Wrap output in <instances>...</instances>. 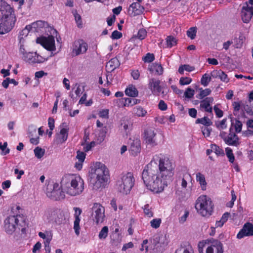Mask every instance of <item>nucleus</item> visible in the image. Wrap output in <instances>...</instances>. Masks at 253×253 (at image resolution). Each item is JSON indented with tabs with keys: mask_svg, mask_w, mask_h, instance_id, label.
Here are the masks:
<instances>
[{
	"mask_svg": "<svg viewBox=\"0 0 253 253\" xmlns=\"http://www.w3.org/2000/svg\"><path fill=\"white\" fill-rule=\"evenodd\" d=\"M174 169L172 161L168 158L160 159L158 165L151 161L145 167L142 178L148 189L156 193H160L172 181Z\"/></svg>",
	"mask_w": 253,
	"mask_h": 253,
	"instance_id": "f257e3e1",
	"label": "nucleus"
},
{
	"mask_svg": "<svg viewBox=\"0 0 253 253\" xmlns=\"http://www.w3.org/2000/svg\"><path fill=\"white\" fill-rule=\"evenodd\" d=\"M16 17L10 5L4 4L0 7V34L10 32L14 27Z\"/></svg>",
	"mask_w": 253,
	"mask_h": 253,
	"instance_id": "f03ea898",
	"label": "nucleus"
},
{
	"mask_svg": "<svg viewBox=\"0 0 253 253\" xmlns=\"http://www.w3.org/2000/svg\"><path fill=\"white\" fill-rule=\"evenodd\" d=\"M62 189L67 194L75 196L81 194L84 189V181L80 176L64 175L60 182Z\"/></svg>",
	"mask_w": 253,
	"mask_h": 253,
	"instance_id": "7ed1b4c3",
	"label": "nucleus"
},
{
	"mask_svg": "<svg viewBox=\"0 0 253 253\" xmlns=\"http://www.w3.org/2000/svg\"><path fill=\"white\" fill-rule=\"evenodd\" d=\"M199 253H223L222 243L213 238L200 242L198 245Z\"/></svg>",
	"mask_w": 253,
	"mask_h": 253,
	"instance_id": "20e7f679",
	"label": "nucleus"
},
{
	"mask_svg": "<svg viewBox=\"0 0 253 253\" xmlns=\"http://www.w3.org/2000/svg\"><path fill=\"white\" fill-rule=\"evenodd\" d=\"M195 208L198 212L206 217L210 216L214 209V205L211 199L206 195H201L197 199Z\"/></svg>",
	"mask_w": 253,
	"mask_h": 253,
	"instance_id": "39448f33",
	"label": "nucleus"
},
{
	"mask_svg": "<svg viewBox=\"0 0 253 253\" xmlns=\"http://www.w3.org/2000/svg\"><path fill=\"white\" fill-rule=\"evenodd\" d=\"M134 177L131 172H127L122 176L117 183L118 191L124 194H127L130 191L134 184Z\"/></svg>",
	"mask_w": 253,
	"mask_h": 253,
	"instance_id": "423d86ee",
	"label": "nucleus"
},
{
	"mask_svg": "<svg viewBox=\"0 0 253 253\" xmlns=\"http://www.w3.org/2000/svg\"><path fill=\"white\" fill-rule=\"evenodd\" d=\"M219 136L224 140V142L230 146L237 147L240 144L238 136L234 132L231 127L229 129V133L227 135L225 131H221Z\"/></svg>",
	"mask_w": 253,
	"mask_h": 253,
	"instance_id": "0eeeda50",
	"label": "nucleus"
},
{
	"mask_svg": "<svg viewBox=\"0 0 253 253\" xmlns=\"http://www.w3.org/2000/svg\"><path fill=\"white\" fill-rule=\"evenodd\" d=\"M94 174L96 181L93 184V188L97 189L103 185L107 178L105 166L102 165L100 167L95 169Z\"/></svg>",
	"mask_w": 253,
	"mask_h": 253,
	"instance_id": "6e6552de",
	"label": "nucleus"
},
{
	"mask_svg": "<svg viewBox=\"0 0 253 253\" xmlns=\"http://www.w3.org/2000/svg\"><path fill=\"white\" fill-rule=\"evenodd\" d=\"M161 83V81L156 78L149 79L148 86L153 94L159 95L161 93L163 96L167 94V92L164 90V87L160 85Z\"/></svg>",
	"mask_w": 253,
	"mask_h": 253,
	"instance_id": "1a4fd4ad",
	"label": "nucleus"
},
{
	"mask_svg": "<svg viewBox=\"0 0 253 253\" xmlns=\"http://www.w3.org/2000/svg\"><path fill=\"white\" fill-rule=\"evenodd\" d=\"M61 185L60 186L58 183H55L53 185V189L51 191H47V196L50 199L54 201H59L65 198V194L63 191Z\"/></svg>",
	"mask_w": 253,
	"mask_h": 253,
	"instance_id": "9d476101",
	"label": "nucleus"
},
{
	"mask_svg": "<svg viewBox=\"0 0 253 253\" xmlns=\"http://www.w3.org/2000/svg\"><path fill=\"white\" fill-rule=\"evenodd\" d=\"M241 17L244 23H249L253 15V0H249L242 7Z\"/></svg>",
	"mask_w": 253,
	"mask_h": 253,
	"instance_id": "9b49d317",
	"label": "nucleus"
},
{
	"mask_svg": "<svg viewBox=\"0 0 253 253\" xmlns=\"http://www.w3.org/2000/svg\"><path fill=\"white\" fill-rule=\"evenodd\" d=\"M91 216L94 221H102L105 217L104 208L100 204L95 203L91 208Z\"/></svg>",
	"mask_w": 253,
	"mask_h": 253,
	"instance_id": "f8f14e48",
	"label": "nucleus"
},
{
	"mask_svg": "<svg viewBox=\"0 0 253 253\" xmlns=\"http://www.w3.org/2000/svg\"><path fill=\"white\" fill-rule=\"evenodd\" d=\"M88 48L87 44L83 40H78L74 42L73 45L72 55L78 56L85 53Z\"/></svg>",
	"mask_w": 253,
	"mask_h": 253,
	"instance_id": "ddd939ff",
	"label": "nucleus"
},
{
	"mask_svg": "<svg viewBox=\"0 0 253 253\" xmlns=\"http://www.w3.org/2000/svg\"><path fill=\"white\" fill-rule=\"evenodd\" d=\"M36 42L48 50L53 51L55 49L54 38L52 36L38 38Z\"/></svg>",
	"mask_w": 253,
	"mask_h": 253,
	"instance_id": "4468645a",
	"label": "nucleus"
},
{
	"mask_svg": "<svg viewBox=\"0 0 253 253\" xmlns=\"http://www.w3.org/2000/svg\"><path fill=\"white\" fill-rule=\"evenodd\" d=\"M156 135V133L154 128L149 127L146 128L144 132V137L146 143L152 146L157 145V143L155 138Z\"/></svg>",
	"mask_w": 253,
	"mask_h": 253,
	"instance_id": "2eb2a0df",
	"label": "nucleus"
},
{
	"mask_svg": "<svg viewBox=\"0 0 253 253\" xmlns=\"http://www.w3.org/2000/svg\"><path fill=\"white\" fill-rule=\"evenodd\" d=\"M251 236H253V224L251 222H246L237 235V238L241 239L245 237Z\"/></svg>",
	"mask_w": 253,
	"mask_h": 253,
	"instance_id": "dca6fc26",
	"label": "nucleus"
},
{
	"mask_svg": "<svg viewBox=\"0 0 253 253\" xmlns=\"http://www.w3.org/2000/svg\"><path fill=\"white\" fill-rule=\"evenodd\" d=\"M144 10L143 6L137 2H133L128 8V13L131 16H135L143 13Z\"/></svg>",
	"mask_w": 253,
	"mask_h": 253,
	"instance_id": "f3484780",
	"label": "nucleus"
},
{
	"mask_svg": "<svg viewBox=\"0 0 253 253\" xmlns=\"http://www.w3.org/2000/svg\"><path fill=\"white\" fill-rule=\"evenodd\" d=\"M213 101V98L212 97H208L202 100L200 102V108L201 109H204V110L210 113L212 112V108L211 106Z\"/></svg>",
	"mask_w": 253,
	"mask_h": 253,
	"instance_id": "a211bd4d",
	"label": "nucleus"
},
{
	"mask_svg": "<svg viewBox=\"0 0 253 253\" xmlns=\"http://www.w3.org/2000/svg\"><path fill=\"white\" fill-rule=\"evenodd\" d=\"M68 128L62 127L60 132L56 134L55 141L58 144H62L66 141L68 136Z\"/></svg>",
	"mask_w": 253,
	"mask_h": 253,
	"instance_id": "6ab92c4d",
	"label": "nucleus"
},
{
	"mask_svg": "<svg viewBox=\"0 0 253 253\" xmlns=\"http://www.w3.org/2000/svg\"><path fill=\"white\" fill-rule=\"evenodd\" d=\"M153 244L157 248H161L167 246L168 242L166 236L161 235L154 237L153 239Z\"/></svg>",
	"mask_w": 253,
	"mask_h": 253,
	"instance_id": "aec40b11",
	"label": "nucleus"
},
{
	"mask_svg": "<svg viewBox=\"0 0 253 253\" xmlns=\"http://www.w3.org/2000/svg\"><path fill=\"white\" fill-rule=\"evenodd\" d=\"M140 141L138 139L133 140L131 143L129 151L132 155H136L140 152Z\"/></svg>",
	"mask_w": 253,
	"mask_h": 253,
	"instance_id": "412c9836",
	"label": "nucleus"
},
{
	"mask_svg": "<svg viewBox=\"0 0 253 253\" xmlns=\"http://www.w3.org/2000/svg\"><path fill=\"white\" fill-rule=\"evenodd\" d=\"M174 253H195L193 247L189 244L181 245L177 248Z\"/></svg>",
	"mask_w": 253,
	"mask_h": 253,
	"instance_id": "4be33fe9",
	"label": "nucleus"
},
{
	"mask_svg": "<svg viewBox=\"0 0 253 253\" xmlns=\"http://www.w3.org/2000/svg\"><path fill=\"white\" fill-rule=\"evenodd\" d=\"M18 222H5L4 229L8 234H12L15 231Z\"/></svg>",
	"mask_w": 253,
	"mask_h": 253,
	"instance_id": "5701e85b",
	"label": "nucleus"
},
{
	"mask_svg": "<svg viewBox=\"0 0 253 253\" xmlns=\"http://www.w3.org/2000/svg\"><path fill=\"white\" fill-rule=\"evenodd\" d=\"M120 66V62L117 58H112L107 63L106 68L110 71H114Z\"/></svg>",
	"mask_w": 253,
	"mask_h": 253,
	"instance_id": "b1692460",
	"label": "nucleus"
},
{
	"mask_svg": "<svg viewBox=\"0 0 253 253\" xmlns=\"http://www.w3.org/2000/svg\"><path fill=\"white\" fill-rule=\"evenodd\" d=\"M148 70L151 72L155 71V73L159 75H162L163 73V68L161 65L156 63H153L149 65Z\"/></svg>",
	"mask_w": 253,
	"mask_h": 253,
	"instance_id": "393cba45",
	"label": "nucleus"
},
{
	"mask_svg": "<svg viewBox=\"0 0 253 253\" xmlns=\"http://www.w3.org/2000/svg\"><path fill=\"white\" fill-rule=\"evenodd\" d=\"M196 179L197 182H199L200 184L202 189L203 190H206L207 186V182L205 179V177L204 174L200 172L196 173Z\"/></svg>",
	"mask_w": 253,
	"mask_h": 253,
	"instance_id": "a878e982",
	"label": "nucleus"
},
{
	"mask_svg": "<svg viewBox=\"0 0 253 253\" xmlns=\"http://www.w3.org/2000/svg\"><path fill=\"white\" fill-rule=\"evenodd\" d=\"M125 93L126 95L132 97H136L138 95L137 88L133 85H129L126 89Z\"/></svg>",
	"mask_w": 253,
	"mask_h": 253,
	"instance_id": "bb28decb",
	"label": "nucleus"
},
{
	"mask_svg": "<svg viewBox=\"0 0 253 253\" xmlns=\"http://www.w3.org/2000/svg\"><path fill=\"white\" fill-rule=\"evenodd\" d=\"M31 25H27L26 27L21 31L19 35V42H24V37H26L28 36L30 29H31Z\"/></svg>",
	"mask_w": 253,
	"mask_h": 253,
	"instance_id": "cd10ccee",
	"label": "nucleus"
},
{
	"mask_svg": "<svg viewBox=\"0 0 253 253\" xmlns=\"http://www.w3.org/2000/svg\"><path fill=\"white\" fill-rule=\"evenodd\" d=\"M7 221H25V219L22 214H16V215H10L6 219Z\"/></svg>",
	"mask_w": 253,
	"mask_h": 253,
	"instance_id": "c85d7f7f",
	"label": "nucleus"
},
{
	"mask_svg": "<svg viewBox=\"0 0 253 253\" xmlns=\"http://www.w3.org/2000/svg\"><path fill=\"white\" fill-rule=\"evenodd\" d=\"M133 113L138 117H144L147 111L141 106H136L133 108Z\"/></svg>",
	"mask_w": 253,
	"mask_h": 253,
	"instance_id": "c756f323",
	"label": "nucleus"
},
{
	"mask_svg": "<svg viewBox=\"0 0 253 253\" xmlns=\"http://www.w3.org/2000/svg\"><path fill=\"white\" fill-rule=\"evenodd\" d=\"M31 26L32 27L31 28L37 29V31H38L39 29L47 27V23L43 21L39 20L32 23Z\"/></svg>",
	"mask_w": 253,
	"mask_h": 253,
	"instance_id": "7c9ffc66",
	"label": "nucleus"
},
{
	"mask_svg": "<svg viewBox=\"0 0 253 253\" xmlns=\"http://www.w3.org/2000/svg\"><path fill=\"white\" fill-rule=\"evenodd\" d=\"M140 100L136 98H126L125 99V106H132L140 103Z\"/></svg>",
	"mask_w": 253,
	"mask_h": 253,
	"instance_id": "2f4dec72",
	"label": "nucleus"
},
{
	"mask_svg": "<svg viewBox=\"0 0 253 253\" xmlns=\"http://www.w3.org/2000/svg\"><path fill=\"white\" fill-rule=\"evenodd\" d=\"M196 124H201L206 126H210L212 125V122L207 117H204L202 118L198 119L196 121Z\"/></svg>",
	"mask_w": 253,
	"mask_h": 253,
	"instance_id": "473e14b6",
	"label": "nucleus"
},
{
	"mask_svg": "<svg viewBox=\"0 0 253 253\" xmlns=\"http://www.w3.org/2000/svg\"><path fill=\"white\" fill-rule=\"evenodd\" d=\"M233 126H234L236 132L239 133L242 131L243 124L242 122L238 120L235 119V123L233 122L231 123V127L232 128Z\"/></svg>",
	"mask_w": 253,
	"mask_h": 253,
	"instance_id": "72a5a7b5",
	"label": "nucleus"
},
{
	"mask_svg": "<svg viewBox=\"0 0 253 253\" xmlns=\"http://www.w3.org/2000/svg\"><path fill=\"white\" fill-rule=\"evenodd\" d=\"M36 52H28L27 54L25 55V56L24 57V60L26 62H28L29 63H34V60H36Z\"/></svg>",
	"mask_w": 253,
	"mask_h": 253,
	"instance_id": "f704fd0d",
	"label": "nucleus"
},
{
	"mask_svg": "<svg viewBox=\"0 0 253 253\" xmlns=\"http://www.w3.org/2000/svg\"><path fill=\"white\" fill-rule=\"evenodd\" d=\"M194 67L193 66H191L189 65L185 64L183 65H181L178 69V72L182 75L184 73V71H187L188 72L192 71L194 70Z\"/></svg>",
	"mask_w": 253,
	"mask_h": 253,
	"instance_id": "c9c22d12",
	"label": "nucleus"
},
{
	"mask_svg": "<svg viewBox=\"0 0 253 253\" xmlns=\"http://www.w3.org/2000/svg\"><path fill=\"white\" fill-rule=\"evenodd\" d=\"M34 151L35 155L38 159L42 158L45 153V150L39 147H36Z\"/></svg>",
	"mask_w": 253,
	"mask_h": 253,
	"instance_id": "e433bc0d",
	"label": "nucleus"
},
{
	"mask_svg": "<svg viewBox=\"0 0 253 253\" xmlns=\"http://www.w3.org/2000/svg\"><path fill=\"white\" fill-rule=\"evenodd\" d=\"M211 76H209V75L207 74H205L203 75L201 80V83L202 85L205 86H207L210 81H211Z\"/></svg>",
	"mask_w": 253,
	"mask_h": 253,
	"instance_id": "4c0bfd02",
	"label": "nucleus"
},
{
	"mask_svg": "<svg viewBox=\"0 0 253 253\" xmlns=\"http://www.w3.org/2000/svg\"><path fill=\"white\" fill-rule=\"evenodd\" d=\"M167 44L168 47H171L177 43V41L173 36H169L167 38Z\"/></svg>",
	"mask_w": 253,
	"mask_h": 253,
	"instance_id": "58836bf2",
	"label": "nucleus"
},
{
	"mask_svg": "<svg viewBox=\"0 0 253 253\" xmlns=\"http://www.w3.org/2000/svg\"><path fill=\"white\" fill-rule=\"evenodd\" d=\"M226 154L229 161L231 163H233L235 160L234 154H233L232 150L229 147H227L225 149Z\"/></svg>",
	"mask_w": 253,
	"mask_h": 253,
	"instance_id": "ea45409f",
	"label": "nucleus"
},
{
	"mask_svg": "<svg viewBox=\"0 0 253 253\" xmlns=\"http://www.w3.org/2000/svg\"><path fill=\"white\" fill-rule=\"evenodd\" d=\"M200 92L199 94V98L200 99H203L204 97L210 95L211 92V90L210 88H206L205 89H203L202 88H200Z\"/></svg>",
	"mask_w": 253,
	"mask_h": 253,
	"instance_id": "a19ab883",
	"label": "nucleus"
},
{
	"mask_svg": "<svg viewBox=\"0 0 253 253\" xmlns=\"http://www.w3.org/2000/svg\"><path fill=\"white\" fill-rule=\"evenodd\" d=\"M211 149L218 156L224 154L223 150L216 144H211Z\"/></svg>",
	"mask_w": 253,
	"mask_h": 253,
	"instance_id": "79ce46f5",
	"label": "nucleus"
},
{
	"mask_svg": "<svg viewBox=\"0 0 253 253\" xmlns=\"http://www.w3.org/2000/svg\"><path fill=\"white\" fill-rule=\"evenodd\" d=\"M224 222H215L214 226H211V231L209 232L211 236H213L215 233V229L218 227H221L223 225Z\"/></svg>",
	"mask_w": 253,
	"mask_h": 253,
	"instance_id": "37998d69",
	"label": "nucleus"
},
{
	"mask_svg": "<svg viewBox=\"0 0 253 253\" xmlns=\"http://www.w3.org/2000/svg\"><path fill=\"white\" fill-rule=\"evenodd\" d=\"M74 210L75 211L74 215L75 218L74 221H80L81 218L80 217V215L82 213V210L79 208L75 207L74 208Z\"/></svg>",
	"mask_w": 253,
	"mask_h": 253,
	"instance_id": "c03bdc74",
	"label": "nucleus"
},
{
	"mask_svg": "<svg viewBox=\"0 0 253 253\" xmlns=\"http://www.w3.org/2000/svg\"><path fill=\"white\" fill-rule=\"evenodd\" d=\"M155 59V56L154 54L148 53L146 54L145 56L143 58V60L145 62L151 63Z\"/></svg>",
	"mask_w": 253,
	"mask_h": 253,
	"instance_id": "a18cd8bd",
	"label": "nucleus"
},
{
	"mask_svg": "<svg viewBox=\"0 0 253 253\" xmlns=\"http://www.w3.org/2000/svg\"><path fill=\"white\" fill-rule=\"evenodd\" d=\"M196 34V28L191 27L187 31V35L191 39H195Z\"/></svg>",
	"mask_w": 253,
	"mask_h": 253,
	"instance_id": "49530a36",
	"label": "nucleus"
},
{
	"mask_svg": "<svg viewBox=\"0 0 253 253\" xmlns=\"http://www.w3.org/2000/svg\"><path fill=\"white\" fill-rule=\"evenodd\" d=\"M108 228L107 226H104L101 229V231L99 234V238L100 239H105L106 238L108 235Z\"/></svg>",
	"mask_w": 253,
	"mask_h": 253,
	"instance_id": "de8ad7c7",
	"label": "nucleus"
},
{
	"mask_svg": "<svg viewBox=\"0 0 253 253\" xmlns=\"http://www.w3.org/2000/svg\"><path fill=\"white\" fill-rule=\"evenodd\" d=\"M191 82L192 79L189 77H181L179 80V84L182 85L189 84Z\"/></svg>",
	"mask_w": 253,
	"mask_h": 253,
	"instance_id": "09e8293b",
	"label": "nucleus"
},
{
	"mask_svg": "<svg viewBox=\"0 0 253 253\" xmlns=\"http://www.w3.org/2000/svg\"><path fill=\"white\" fill-rule=\"evenodd\" d=\"M144 213L145 215L148 217H152L153 216V213L151 210V208L149 207V205L147 204L145 205L143 208Z\"/></svg>",
	"mask_w": 253,
	"mask_h": 253,
	"instance_id": "8fccbe9b",
	"label": "nucleus"
},
{
	"mask_svg": "<svg viewBox=\"0 0 253 253\" xmlns=\"http://www.w3.org/2000/svg\"><path fill=\"white\" fill-rule=\"evenodd\" d=\"M195 91L190 87H188L184 92V96L187 98H192L194 95Z\"/></svg>",
	"mask_w": 253,
	"mask_h": 253,
	"instance_id": "3c124183",
	"label": "nucleus"
},
{
	"mask_svg": "<svg viewBox=\"0 0 253 253\" xmlns=\"http://www.w3.org/2000/svg\"><path fill=\"white\" fill-rule=\"evenodd\" d=\"M74 16L78 27H82V21L81 16L76 11L74 13Z\"/></svg>",
	"mask_w": 253,
	"mask_h": 253,
	"instance_id": "603ef678",
	"label": "nucleus"
},
{
	"mask_svg": "<svg viewBox=\"0 0 253 253\" xmlns=\"http://www.w3.org/2000/svg\"><path fill=\"white\" fill-rule=\"evenodd\" d=\"M7 143L6 142H4L3 144L1 143H0V149L3 152V155H6L9 153L10 150L8 148H7Z\"/></svg>",
	"mask_w": 253,
	"mask_h": 253,
	"instance_id": "864d4df0",
	"label": "nucleus"
},
{
	"mask_svg": "<svg viewBox=\"0 0 253 253\" xmlns=\"http://www.w3.org/2000/svg\"><path fill=\"white\" fill-rule=\"evenodd\" d=\"M147 35V32L146 30L144 29H140L137 33V38L142 40L145 39Z\"/></svg>",
	"mask_w": 253,
	"mask_h": 253,
	"instance_id": "5fc2aeb1",
	"label": "nucleus"
},
{
	"mask_svg": "<svg viewBox=\"0 0 253 253\" xmlns=\"http://www.w3.org/2000/svg\"><path fill=\"white\" fill-rule=\"evenodd\" d=\"M85 155L84 152L78 151L76 158L78 159L79 162L83 163L85 159Z\"/></svg>",
	"mask_w": 253,
	"mask_h": 253,
	"instance_id": "6e6d98bb",
	"label": "nucleus"
},
{
	"mask_svg": "<svg viewBox=\"0 0 253 253\" xmlns=\"http://www.w3.org/2000/svg\"><path fill=\"white\" fill-rule=\"evenodd\" d=\"M233 106L234 108V114L236 115V113L240 110L241 106V102H234L233 103Z\"/></svg>",
	"mask_w": 253,
	"mask_h": 253,
	"instance_id": "4d7b16f0",
	"label": "nucleus"
},
{
	"mask_svg": "<svg viewBox=\"0 0 253 253\" xmlns=\"http://www.w3.org/2000/svg\"><path fill=\"white\" fill-rule=\"evenodd\" d=\"M218 78L221 81L226 83L229 81V79L228 78L227 75L222 71L221 74H219Z\"/></svg>",
	"mask_w": 253,
	"mask_h": 253,
	"instance_id": "13d9d810",
	"label": "nucleus"
},
{
	"mask_svg": "<svg viewBox=\"0 0 253 253\" xmlns=\"http://www.w3.org/2000/svg\"><path fill=\"white\" fill-rule=\"evenodd\" d=\"M227 121L226 119H223L219 124H216V127L219 129H225L227 127V125L226 124Z\"/></svg>",
	"mask_w": 253,
	"mask_h": 253,
	"instance_id": "bf43d9fd",
	"label": "nucleus"
},
{
	"mask_svg": "<svg viewBox=\"0 0 253 253\" xmlns=\"http://www.w3.org/2000/svg\"><path fill=\"white\" fill-rule=\"evenodd\" d=\"M36 60H34V63H41L44 62L47 59L37 54L36 52Z\"/></svg>",
	"mask_w": 253,
	"mask_h": 253,
	"instance_id": "052dcab7",
	"label": "nucleus"
},
{
	"mask_svg": "<svg viewBox=\"0 0 253 253\" xmlns=\"http://www.w3.org/2000/svg\"><path fill=\"white\" fill-rule=\"evenodd\" d=\"M122 37V33L117 30L113 31L111 36V38L113 39H120Z\"/></svg>",
	"mask_w": 253,
	"mask_h": 253,
	"instance_id": "680f3d73",
	"label": "nucleus"
},
{
	"mask_svg": "<svg viewBox=\"0 0 253 253\" xmlns=\"http://www.w3.org/2000/svg\"><path fill=\"white\" fill-rule=\"evenodd\" d=\"M159 108L162 111H165L167 109V105L163 100H161L159 103Z\"/></svg>",
	"mask_w": 253,
	"mask_h": 253,
	"instance_id": "e2e57ef3",
	"label": "nucleus"
},
{
	"mask_svg": "<svg viewBox=\"0 0 253 253\" xmlns=\"http://www.w3.org/2000/svg\"><path fill=\"white\" fill-rule=\"evenodd\" d=\"M213 109L215 111V114L218 118H221V117L223 116V111L220 109H219L216 106H214Z\"/></svg>",
	"mask_w": 253,
	"mask_h": 253,
	"instance_id": "0e129e2a",
	"label": "nucleus"
},
{
	"mask_svg": "<svg viewBox=\"0 0 253 253\" xmlns=\"http://www.w3.org/2000/svg\"><path fill=\"white\" fill-rule=\"evenodd\" d=\"M222 72L221 70H213L211 73V77L213 78H218L219 75Z\"/></svg>",
	"mask_w": 253,
	"mask_h": 253,
	"instance_id": "69168bd1",
	"label": "nucleus"
},
{
	"mask_svg": "<svg viewBox=\"0 0 253 253\" xmlns=\"http://www.w3.org/2000/svg\"><path fill=\"white\" fill-rule=\"evenodd\" d=\"M131 125L132 124H131V123L128 121L127 122L121 123V126H123L124 129L126 131L130 129L131 127Z\"/></svg>",
	"mask_w": 253,
	"mask_h": 253,
	"instance_id": "338daca9",
	"label": "nucleus"
},
{
	"mask_svg": "<svg viewBox=\"0 0 253 253\" xmlns=\"http://www.w3.org/2000/svg\"><path fill=\"white\" fill-rule=\"evenodd\" d=\"M188 113L190 116L193 118H196L197 117V110L195 108H191L189 109Z\"/></svg>",
	"mask_w": 253,
	"mask_h": 253,
	"instance_id": "774afa93",
	"label": "nucleus"
}]
</instances>
